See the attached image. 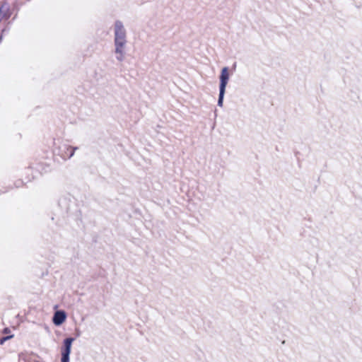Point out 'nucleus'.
Here are the masks:
<instances>
[{
  "label": "nucleus",
  "instance_id": "2",
  "mask_svg": "<svg viewBox=\"0 0 362 362\" xmlns=\"http://www.w3.org/2000/svg\"><path fill=\"white\" fill-rule=\"evenodd\" d=\"M114 42H127L126 30L123 23L119 20L115 23Z\"/></svg>",
  "mask_w": 362,
  "mask_h": 362
},
{
  "label": "nucleus",
  "instance_id": "3",
  "mask_svg": "<svg viewBox=\"0 0 362 362\" xmlns=\"http://www.w3.org/2000/svg\"><path fill=\"white\" fill-rule=\"evenodd\" d=\"M74 341V338L69 337L64 341V348L62 351V362H69V355L71 349V344Z\"/></svg>",
  "mask_w": 362,
  "mask_h": 362
},
{
  "label": "nucleus",
  "instance_id": "7",
  "mask_svg": "<svg viewBox=\"0 0 362 362\" xmlns=\"http://www.w3.org/2000/svg\"><path fill=\"white\" fill-rule=\"evenodd\" d=\"M13 337V334H11V335H8V336H6V337H2L1 339H0V344L1 345H3L4 344L5 341H6L7 340L11 339Z\"/></svg>",
  "mask_w": 362,
  "mask_h": 362
},
{
  "label": "nucleus",
  "instance_id": "6",
  "mask_svg": "<svg viewBox=\"0 0 362 362\" xmlns=\"http://www.w3.org/2000/svg\"><path fill=\"white\" fill-rule=\"evenodd\" d=\"M76 149V147L73 148L71 146H64L61 148V155L64 159L70 158L74 156V151Z\"/></svg>",
  "mask_w": 362,
  "mask_h": 362
},
{
  "label": "nucleus",
  "instance_id": "5",
  "mask_svg": "<svg viewBox=\"0 0 362 362\" xmlns=\"http://www.w3.org/2000/svg\"><path fill=\"white\" fill-rule=\"evenodd\" d=\"M66 314L62 310H58L57 311L53 317V322L55 325H62L66 320Z\"/></svg>",
  "mask_w": 362,
  "mask_h": 362
},
{
  "label": "nucleus",
  "instance_id": "1",
  "mask_svg": "<svg viewBox=\"0 0 362 362\" xmlns=\"http://www.w3.org/2000/svg\"><path fill=\"white\" fill-rule=\"evenodd\" d=\"M219 95L218 99V105L223 106L224 95L226 93V88L229 80L228 67L225 66L221 69V75L219 76Z\"/></svg>",
  "mask_w": 362,
  "mask_h": 362
},
{
  "label": "nucleus",
  "instance_id": "8",
  "mask_svg": "<svg viewBox=\"0 0 362 362\" xmlns=\"http://www.w3.org/2000/svg\"><path fill=\"white\" fill-rule=\"evenodd\" d=\"M10 332H11V330L8 327L4 328L3 330L4 334H9Z\"/></svg>",
  "mask_w": 362,
  "mask_h": 362
},
{
  "label": "nucleus",
  "instance_id": "4",
  "mask_svg": "<svg viewBox=\"0 0 362 362\" xmlns=\"http://www.w3.org/2000/svg\"><path fill=\"white\" fill-rule=\"evenodd\" d=\"M114 45L117 60L119 62H123L125 57V47L127 43L122 42H114Z\"/></svg>",
  "mask_w": 362,
  "mask_h": 362
}]
</instances>
